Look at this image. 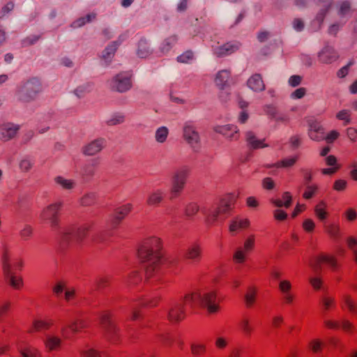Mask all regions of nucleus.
<instances>
[{"mask_svg":"<svg viewBox=\"0 0 357 357\" xmlns=\"http://www.w3.org/2000/svg\"><path fill=\"white\" fill-rule=\"evenodd\" d=\"M197 306L206 308L208 313L218 311L216 294L213 291H199L186 294L181 301H174L167 308L168 319L172 322L182 320L188 308L193 310Z\"/></svg>","mask_w":357,"mask_h":357,"instance_id":"nucleus-1","label":"nucleus"},{"mask_svg":"<svg viewBox=\"0 0 357 357\" xmlns=\"http://www.w3.org/2000/svg\"><path fill=\"white\" fill-rule=\"evenodd\" d=\"M160 248V240L156 237H152L146 239L138 250L139 257L148 278L151 277L158 271L161 261Z\"/></svg>","mask_w":357,"mask_h":357,"instance_id":"nucleus-2","label":"nucleus"},{"mask_svg":"<svg viewBox=\"0 0 357 357\" xmlns=\"http://www.w3.org/2000/svg\"><path fill=\"white\" fill-rule=\"evenodd\" d=\"M234 204L231 195L222 198L218 204L206 206L202 209L206 223L209 226L222 222L229 215Z\"/></svg>","mask_w":357,"mask_h":357,"instance_id":"nucleus-3","label":"nucleus"},{"mask_svg":"<svg viewBox=\"0 0 357 357\" xmlns=\"http://www.w3.org/2000/svg\"><path fill=\"white\" fill-rule=\"evenodd\" d=\"M323 264H327L333 271L336 270L339 266L337 259L333 256L321 254L314 257L310 262V266L315 275L310 277L309 281L315 289H319L321 287L322 280L319 274L322 270Z\"/></svg>","mask_w":357,"mask_h":357,"instance_id":"nucleus-4","label":"nucleus"},{"mask_svg":"<svg viewBox=\"0 0 357 357\" xmlns=\"http://www.w3.org/2000/svg\"><path fill=\"white\" fill-rule=\"evenodd\" d=\"M1 263L3 275L8 283L14 289H18L23 285L21 277H17L13 273V265L11 257L7 248H4L1 257Z\"/></svg>","mask_w":357,"mask_h":357,"instance_id":"nucleus-5","label":"nucleus"},{"mask_svg":"<svg viewBox=\"0 0 357 357\" xmlns=\"http://www.w3.org/2000/svg\"><path fill=\"white\" fill-rule=\"evenodd\" d=\"M189 172L188 167H181L172 173L169 190L171 198L176 197L182 192L186 184Z\"/></svg>","mask_w":357,"mask_h":357,"instance_id":"nucleus-6","label":"nucleus"},{"mask_svg":"<svg viewBox=\"0 0 357 357\" xmlns=\"http://www.w3.org/2000/svg\"><path fill=\"white\" fill-rule=\"evenodd\" d=\"M91 227V224L86 223L77 227L68 229L61 234V243L68 245L73 242L81 243Z\"/></svg>","mask_w":357,"mask_h":357,"instance_id":"nucleus-7","label":"nucleus"},{"mask_svg":"<svg viewBox=\"0 0 357 357\" xmlns=\"http://www.w3.org/2000/svg\"><path fill=\"white\" fill-rule=\"evenodd\" d=\"M41 90V84L38 79H30L18 89V99L21 102H29L33 100Z\"/></svg>","mask_w":357,"mask_h":357,"instance_id":"nucleus-8","label":"nucleus"},{"mask_svg":"<svg viewBox=\"0 0 357 357\" xmlns=\"http://www.w3.org/2000/svg\"><path fill=\"white\" fill-rule=\"evenodd\" d=\"M62 206L63 202L60 201L47 205L41 211L40 218L53 229L56 228L59 224V211Z\"/></svg>","mask_w":357,"mask_h":357,"instance_id":"nucleus-9","label":"nucleus"},{"mask_svg":"<svg viewBox=\"0 0 357 357\" xmlns=\"http://www.w3.org/2000/svg\"><path fill=\"white\" fill-rule=\"evenodd\" d=\"M183 138L195 153L200 151L202 148L201 136L193 123L187 121L183 128Z\"/></svg>","mask_w":357,"mask_h":357,"instance_id":"nucleus-10","label":"nucleus"},{"mask_svg":"<svg viewBox=\"0 0 357 357\" xmlns=\"http://www.w3.org/2000/svg\"><path fill=\"white\" fill-rule=\"evenodd\" d=\"M132 75L130 72H121L113 77L110 82L112 90L123 93L130 90L132 86Z\"/></svg>","mask_w":357,"mask_h":357,"instance_id":"nucleus-11","label":"nucleus"},{"mask_svg":"<svg viewBox=\"0 0 357 357\" xmlns=\"http://www.w3.org/2000/svg\"><path fill=\"white\" fill-rule=\"evenodd\" d=\"M241 44L236 41L220 43L214 41L211 45L213 54L218 57H222L236 52L240 48Z\"/></svg>","mask_w":357,"mask_h":357,"instance_id":"nucleus-12","label":"nucleus"},{"mask_svg":"<svg viewBox=\"0 0 357 357\" xmlns=\"http://www.w3.org/2000/svg\"><path fill=\"white\" fill-rule=\"evenodd\" d=\"M100 321L105 337L111 342H115L117 329L111 320L110 314L108 312L102 313Z\"/></svg>","mask_w":357,"mask_h":357,"instance_id":"nucleus-13","label":"nucleus"},{"mask_svg":"<svg viewBox=\"0 0 357 357\" xmlns=\"http://www.w3.org/2000/svg\"><path fill=\"white\" fill-rule=\"evenodd\" d=\"M255 235L249 236L244 241L243 247L238 248L234 253L233 259L236 263L242 264L245 261L248 252L252 250L255 247Z\"/></svg>","mask_w":357,"mask_h":357,"instance_id":"nucleus-14","label":"nucleus"},{"mask_svg":"<svg viewBox=\"0 0 357 357\" xmlns=\"http://www.w3.org/2000/svg\"><path fill=\"white\" fill-rule=\"evenodd\" d=\"M107 145V140L103 137L95 139L82 149V152L84 155L93 156L100 153Z\"/></svg>","mask_w":357,"mask_h":357,"instance_id":"nucleus-15","label":"nucleus"},{"mask_svg":"<svg viewBox=\"0 0 357 357\" xmlns=\"http://www.w3.org/2000/svg\"><path fill=\"white\" fill-rule=\"evenodd\" d=\"M308 135L313 141L324 139V129L319 119L312 118L308 120Z\"/></svg>","mask_w":357,"mask_h":357,"instance_id":"nucleus-16","label":"nucleus"},{"mask_svg":"<svg viewBox=\"0 0 357 357\" xmlns=\"http://www.w3.org/2000/svg\"><path fill=\"white\" fill-rule=\"evenodd\" d=\"M213 130L223 135L229 141L237 140L238 139L239 130L236 126L233 124H227L224 126H215Z\"/></svg>","mask_w":357,"mask_h":357,"instance_id":"nucleus-17","label":"nucleus"},{"mask_svg":"<svg viewBox=\"0 0 357 357\" xmlns=\"http://www.w3.org/2000/svg\"><path fill=\"white\" fill-rule=\"evenodd\" d=\"M20 126L13 123H4L1 126L0 137L3 141H8L14 138L17 135Z\"/></svg>","mask_w":357,"mask_h":357,"instance_id":"nucleus-18","label":"nucleus"},{"mask_svg":"<svg viewBox=\"0 0 357 357\" xmlns=\"http://www.w3.org/2000/svg\"><path fill=\"white\" fill-rule=\"evenodd\" d=\"M132 208V205L131 204H126L125 205L117 207L114 211V213L112 220V227H116L131 211Z\"/></svg>","mask_w":357,"mask_h":357,"instance_id":"nucleus-19","label":"nucleus"},{"mask_svg":"<svg viewBox=\"0 0 357 357\" xmlns=\"http://www.w3.org/2000/svg\"><path fill=\"white\" fill-rule=\"evenodd\" d=\"M247 146L250 149H257L268 147V144L264 143L265 139H259L252 131H247L245 133Z\"/></svg>","mask_w":357,"mask_h":357,"instance_id":"nucleus-20","label":"nucleus"},{"mask_svg":"<svg viewBox=\"0 0 357 357\" xmlns=\"http://www.w3.org/2000/svg\"><path fill=\"white\" fill-rule=\"evenodd\" d=\"M202 255V248L199 245L193 243L190 245L184 252L185 259L190 260L192 263L199 261Z\"/></svg>","mask_w":357,"mask_h":357,"instance_id":"nucleus-21","label":"nucleus"},{"mask_svg":"<svg viewBox=\"0 0 357 357\" xmlns=\"http://www.w3.org/2000/svg\"><path fill=\"white\" fill-rule=\"evenodd\" d=\"M98 165V160L93 159L91 163L84 164L80 167L79 176L84 180H89L95 175V167Z\"/></svg>","mask_w":357,"mask_h":357,"instance_id":"nucleus-22","label":"nucleus"},{"mask_svg":"<svg viewBox=\"0 0 357 357\" xmlns=\"http://www.w3.org/2000/svg\"><path fill=\"white\" fill-rule=\"evenodd\" d=\"M247 84L249 88L255 91H262L265 89V84L260 74L252 75L248 80Z\"/></svg>","mask_w":357,"mask_h":357,"instance_id":"nucleus-23","label":"nucleus"},{"mask_svg":"<svg viewBox=\"0 0 357 357\" xmlns=\"http://www.w3.org/2000/svg\"><path fill=\"white\" fill-rule=\"evenodd\" d=\"M279 289L282 293L284 301L290 304L293 302L294 295L291 291V284L288 280H282L279 284Z\"/></svg>","mask_w":357,"mask_h":357,"instance_id":"nucleus-24","label":"nucleus"},{"mask_svg":"<svg viewBox=\"0 0 357 357\" xmlns=\"http://www.w3.org/2000/svg\"><path fill=\"white\" fill-rule=\"evenodd\" d=\"M164 197L165 192L162 190H155L149 195L146 204L151 206H157L163 201Z\"/></svg>","mask_w":357,"mask_h":357,"instance_id":"nucleus-25","label":"nucleus"},{"mask_svg":"<svg viewBox=\"0 0 357 357\" xmlns=\"http://www.w3.org/2000/svg\"><path fill=\"white\" fill-rule=\"evenodd\" d=\"M55 184L63 190L70 191L76 186V181L73 179L66 178L62 176H57L54 178Z\"/></svg>","mask_w":357,"mask_h":357,"instance_id":"nucleus-26","label":"nucleus"},{"mask_svg":"<svg viewBox=\"0 0 357 357\" xmlns=\"http://www.w3.org/2000/svg\"><path fill=\"white\" fill-rule=\"evenodd\" d=\"M85 326L86 324L84 320L78 319L71 321L66 326H63L61 328V332L64 336H67V328H68L73 333H77Z\"/></svg>","mask_w":357,"mask_h":357,"instance_id":"nucleus-27","label":"nucleus"},{"mask_svg":"<svg viewBox=\"0 0 357 357\" xmlns=\"http://www.w3.org/2000/svg\"><path fill=\"white\" fill-rule=\"evenodd\" d=\"M119 45V43L118 41L113 42L109 45L103 51L101 56L102 59L105 60V62L109 63L114 57Z\"/></svg>","mask_w":357,"mask_h":357,"instance_id":"nucleus-28","label":"nucleus"},{"mask_svg":"<svg viewBox=\"0 0 357 357\" xmlns=\"http://www.w3.org/2000/svg\"><path fill=\"white\" fill-rule=\"evenodd\" d=\"M44 344L47 349L49 351H53L57 349L60 347L61 340L55 335H47L44 340Z\"/></svg>","mask_w":357,"mask_h":357,"instance_id":"nucleus-29","label":"nucleus"},{"mask_svg":"<svg viewBox=\"0 0 357 357\" xmlns=\"http://www.w3.org/2000/svg\"><path fill=\"white\" fill-rule=\"evenodd\" d=\"M250 226V220L248 218L241 219L235 218L229 225L230 232H235L239 229H245Z\"/></svg>","mask_w":357,"mask_h":357,"instance_id":"nucleus-30","label":"nucleus"},{"mask_svg":"<svg viewBox=\"0 0 357 357\" xmlns=\"http://www.w3.org/2000/svg\"><path fill=\"white\" fill-rule=\"evenodd\" d=\"M231 73L228 70H222L219 71L215 77V84L221 88H224L227 85L230 78Z\"/></svg>","mask_w":357,"mask_h":357,"instance_id":"nucleus-31","label":"nucleus"},{"mask_svg":"<svg viewBox=\"0 0 357 357\" xmlns=\"http://www.w3.org/2000/svg\"><path fill=\"white\" fill-rule=\"evenodd\" d=\"M326 202L321 201L314 207V211L315 215L320 221H324L327 218L328 213L326 211Z\"/></svg>","mask_w":357,"mask_h":357,"instance_id":"nucleus-32","label":"nucleus"},{"mask_svg":"<svg viewBox=\"0 0 357 357\" xmlns=\"http://www.w3.org/2000/svg\"><path fill=\"white\" fill-rule=\"evenodd\" d=\"M298 159V155L287 157L278 161L273 166L278 168H290L296 164Z\"/></svg>","mask_w":357,"mask_h":357,"instance_id":"nucleus-33","label":"nucleus"},{"mask_svg":"<svg viewBox=\"0 0 357 357\" xmlns=\"http://www.w3.org/2000/svg\"><path fill=\"white\" fill-rule=\"evenodd\" d=\"M96 17V14L94 13H91L87 14L85 17H82L78 18L77 20L74 21L72 24V26L73 28H79L86 23H89L94 20Z\"/></svg>","mask_w":357,"mask_h":357,"instance_id":"nucleus-34","label":"nucleus"},{"mask_svg":"<svg viewBox=\"0 0 357 357\" xmlns=\"http://www.w3.org/2000/svg\"><path fill=\"white\" fill-rule=\"evenodd\" d=\"M286 198L287 201L285 202H283L282 199H272L271 202L278 208L284 207L288 208L292 202V197L289 192H285L282 195V199Z\"/></svg>","mask_w":357,"mask_h":357,"instance_id":"nucleus-35","label":"nucleus"},{"mask_svg":"<svg viewBox=\"0 0 357 357\" xmlns=\"http://www.w3.org/2000/svg\"><path fill=\"white\" fill-rule=\"evenodd\" d=\"M257 289L255 287H249L244 295V301L248 307H250L255 303L257 297Z\"/></svg>","mask_w":357,"mask_h":357,"instance_id":"nucleus-36","label":"nucleus"},{"mask_svg":"<svg viewBox=\"0 0 357 357\" xmlns=\"http://www.w3.org/2000/svg\"><path fill=\"white\" fill-rule=\"evenodd\" d=\"M342 301L343 306H346L350 312L357 313V304L352 300L351 297L349 294H343L342 296Z\"/></svg>","mask_w":357,"mask_h":357,"instance_id":"nucleus-37","label":"nucleus"},{"mask_svg":"<svg viewBox=\"0 0 357 357\" xmlns=\"http://www.w3.org/2000/svg\"><path fill=\"white\" fill-rule=\"evenodd\" d=\"M240 330L242 331L243 335L245 337H249L251 335L252 332L253 331V327L250 323V321L248 318H243L238 324Z\"/></svg>","mask_w":357,"mask_h":357,"instance_id":"nucleus-38","label":"nucleus"},{"mask_svg":"<svg viewBox=\"0 0 357 357\" xmlns=\"http://www.w3.org/2000/svg\"><path fill=\"white\" fill-rule=\"evenodd\" d=\"M169 130L165 126L158 128L155 132V139L158 143H164L167 138Z\"/></svg>","mask_w":357,"mask_h":357,"instance_id":"nucleus-39","label":"nucleus"},{"mask_svg":"<svg viewBox=\"0 0 357 357\" xmlns=\"http://www.w3.org/2000/svg\"><path fill=\"white\" fill-rule=\"evenodd\" d=\"M336 118L342 121L344 126L349 124H355L356 123V119L351 113H337Z\"/></svg>","mask_w":357,"mask_h":357,"instance_id":"nucleus-40","label":"nucleus"},{"mask_svg":"<svg viewBox=\"0 0 357 357\" xmlns=\"http://www.w3.org/2000/svg\"><path fill=\"white\" fill-rule=\"evenodd\" d=\"M151 53L148 44L144 40H141L138 44L137 54L142 58H146Z\"/></svg>","mask_w":357,"mask_h":357,"instance_id":"nucleus-41","label":"nucleus"},{"mask_svg":"<svg viewBox=\"0 0 357 357\" xmlns=\"http://www.w3.org/2000/svg\"><path fill=\"white\" fill-rule=\"evenodd\" d=\"M111 114V116L107 119V123L109 126H115L124 121V116L121 113H112Z\"/></svg>","mask_w":357,"mask_h":357,"instance_id":"nucleus-42","label":"nucleus"},{"mask_svg":"<svg viewBox=\"0 0 357 357\" xmlns=\"http://www.w3.org/2000/svg\"><path fill=\"white\" fill-rule=\"evenodd\" d=\"M33 165V162L29 157L22 158L19 162V168L23 172L29 171Z\"/></svg>","mask_w":357,"mask_h":357,"instance_id":"nucleus-43","label":"nucleus"},{"mask_svg":"<svg viewBox=\"0 0 357 357\" xmlns=\"http://www.w3.org/2000/svg\"><path fill=\"white\" fill-rule=\"evenodd\" d=\"M22 357H41L40 351L35 347H30L20 351Z\"/></svg>","mask_w":357,"mask_h":357,"instance_id":"nucleus-44","label":"nucleus"},{"mask_svg":"<svg viewBox=\"0 0 357 357\" xmlns=\"http://www.w3.org/2000/svg\"><path fill=\"white\" fill-rule=\"evenodd\" d=\"M32 326L33 329L30 330L29 332H32L33 331H40L41 330L48 329L50 326V323L42 320H35L33 322Z\"/></svg>","mask_w":357,"mask_h":357,"instance_id":"nucleus-45","label":"nucleus"},{"mask_svg":"<svg viewBox=\"0 0 357 357\" xmlns=\"http://www.w3.org/2000/svg\"><path fill=\"white\" fill-rule=\"evenodd\" d=\"M96 194L95 192H89L84 195L81 199V204L83 206H90L95 203Z\"/></svg>","mask_w":357,"mask_h":357,"instance_id":"nucleus-46","label":"nucleus"},{"mask_svg":"<svg viewBox=\"0 0 357 357\" xmlns=\"http://www.w3.org/2000/svg\"><path fill=\"white\" fill-rule=\"evenodd\" d=\"M33 227L29 225H25L20 231V236L22 239L26 241L33 235Z\"/></svg>","mask_w":357,"mask_h":357,"instance_id":"nucleus-47","label":"nucleus"},{"mask_svg":"<svg viewBox=\"0 0 357 357\" xmlns=\"http://www.w3.org/2000/svg\"><path fill=\"white\" fill-rule=\"evenodd\" d=\"M110 281L109 276H100L98 277L95 281V285L98 290H101L106 287Z\"/></svg>","mask_w":357,"mask_h":357,"instance_id":"nucleus-48","label":"nucleus"},{"mask_svg":"<svg viewBox=\"0 0 357 357\" xmlns=\"http://www.w3.org/2000/svg\"><path fill=\"white\" fill-rule=\"evenodd\" d=\"M79 353L82 357H100V354L96 350L89 347L81 349Z\"/></svg>","mask_w":357,"mask_h":357,"instance_id":"nucleus-49","label":"nucleus"},{"mask_svg":"<svg viewBox=\"0 0 357 357\" xmlns=\"http://www.w3.org/2000/svg\"><path fill=\"white\" fill-rule=\"evenodd\" d=\"M160 341L165 347H170L176 341V337L169 334H163L160 336Z\"/></svg>","mask_w":357,"mask_h":357,"instance_id":"nucleus-50","label":"nucleus"},{"mask_svg":"<svg viewBox=\"0 0 357 357\" xmlns=\"http://www.w3.org/2000/svg\"><path fill=\"white\" fill-rule=\"evenodd\" d=\"M318 188L315 185L306 184V190L304 192L303 197L306 199H311L316 193Z\"/></svg>","mask_w":357,"mask_h":357,"instance_id":"nucleus-51","label":"nucleus"},{"mask_svg":"<svg viewBox=\"0 0 357 357\" xmlns=\"http://www.w3.org/2000/svg\"><path fill=\"white\" fill-rule=\"evenodd\" d=\"M199 210V206L195 203H190L187 205L185 213L188 217H192L195 215Z\"/></svg>","mask_w":357,"mask_h":357,"instance_id":"nucleus-52","label":"nucleus"},{"mask_svg":"<svg viewBox=\"0 0 357 357\" xmlns=\"http://www.w3.org/2000/svg\"><path fill=\"white\" fill-rule=\"evenodd\" d=\"M303 77L298 75L291 76L288 79V84L291 87H296L299 86L303 81Z\"/></svg>","mask_w":357,"mask_h":357,"instance_id":"nucleus-53","label":"nucleus"},{"mask_svg":"<svg viewBox=\"0 0 357 357\" xmlns=\"http://www.w3.org/2000/svg\"><path fill=\"white\" fill-rule=\"evenodd\" d=\"M176 38L174 37H170L165 40L162 44L161 50L162 52H167L170 50V48L176 43Z\"/></svg>","mask_w":357,"mask_h":357,"instance_id":"nucleus-54","label":"nucleus"},{"mask_svg":"<svg viewBox=\"0 0 357 357\" xmlns=\"http://www.w3.org/2000/svg\"><path fill=\"white\" fill-rule=\"evenodd\" d=\"M191 350L194 355H200L206 350V346L203 344H192Z\"/></svg>","mask_w":357,"mask_h":357,"instance_id":"nucleus-55","label":"nucleus"},{"mask_svg":"<svg viewBox=\"0 0 357 357\" xmlns=\"http://www.w3.org/2000/svg\"><path fill=\"white\" fill-rule=\"evenodd\" d=\"M193 59V53L191 51H186L177 58V61L181 63H188Z\"/></svg>","mask_w":357,"mask_h":357,"instance_id":"nucleus-56","label":"nucleus"},{"mask_svg":"<svg viewBox=\"0 0 357 357\" xmlns=\"http://www.w3.org/2000/svg\"><path fill=\"white\" fill-rule=\"evenodd\" d=\"M327 233L332 237L336 238L339 234V227L335 225H330L326 227Z\"/></svg>","mask_w":357,"mask_h":357,"instance_id":"nucleus-57","label":"nucleus"},{"mask_svg":"<svg viewBox=\"0 0 357 357\" xmlns=\"http://www.w3.org/2000/svg\"><path fill=\"white\" fill-rule=\"evenodd\" d=\"M340 136V133L337 130H331L329 132L326 136L324 135V139L326 141L327 143H333L336 139Z\"/></svg>","mask_w":357,"mask_h":357,"instance_id":"nucleus-58","label":"nucleus"},{"mask_svg":"<svg viewBox=\"0 0 357 357\" xmlns=\"http://www.w3.org/2000/svg\"><path fill=\"white\" fill-rule=\"evenodd\" d=\"M14 3L11 1L6 3L0 11V17H4L6 15L12 11L14 8Z\"/></svg>","mask_w":357,"mask_h":357,"instance_id":"nucleus-59","label":"nucleus"},{"mask_svg":"<svg viewBox=\"0 0 357 357\" xmlns=\"http://www.w3.org/2000/svg\"><path fill=\"white\" fill-rule=\"evenodd\" d=\"M262 186L264 189L271 190L275 187L274 181L270 177H266L262 180Z\"/></svg>","mask_w":357,"mask_h":357,"instance_id":"nucleus-60","label":"nucleus"},{"mask_svg":"<svg viewBox=\"0 0 357 357\" xmlns=\"http://www.w3.org/2000/svg\"><path fill=\"white\" fill-rule=\"evenodd\" d=\"M40 38V36L32 35L26 37L22 42L24 46H29L33 45Z\"/></svg>","mask_w":357,"mask_h":357,"instance_id":"nucleus-61","label":"nucleus"},{"mask_svg":"<svg viewBox=\"0 0 357 357\" xmlns=\"http://www.w3.org/2000/svg\"><path fill=\"white\" fill-rule=\"evenodd\" d=\"M306 94V89L301 87L296 89L291 95V98L294 99H300L305 96Z\"/></svg>","mask_w":357,"mask_h":357,"instance_id":"nucleus-62","label":"nucleus"},{"mask_svg":"<svg viewBox=\"0 0 357 357\" xmlns=\"http://www.w3.org/2000/svg\"><path fill=\"white\" fill-rule=\"evenodd\" d=\"M322 305L325 310H328L331 306L335 305V299L332 297H324L321 299Z\"/></svg>","mask_w":357,"mask_h":357,"instance_id":"nucleus-63","label":"nucleus"},{"mask_svg":"<svg viewBox=\"0 0 357 357\" xmlns=\"http://www.w3.org/2000/svg\"><path fill=\"white\" fill-rule=\"evenodd\" d=\"M273 216L275 220L282 221L287 219V213L281 209H276L273 212Z\"/></svg>","mask_w":357,"mask_h":357,"instance_id":"nucleus-64","label":"nucleus"}]
</instances>
